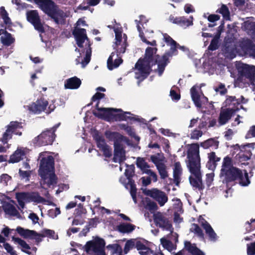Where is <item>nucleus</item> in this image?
I'll list each match as a JSON object with an SVG mask.
<instances>
[{"label": "nucleus", "instance_id": "f03ea898", "mask_svg": "<svg viewBox=\"0 0 255 255\" xmlns=\"http://www.w3.org/2000/svg\"><path fill=\"white\" fill-rule=\"evenodd\" d=\"M100 101H97L95 106L96 109L98 112L93 111V114L99 119L104 120L106 121H110L111 120L115 119L116 121H138L137 118L127 116V115H131L130 112H124L121 109H114L112 108H100L99 105Z\"/></svg>", "mask_w": 255, "mask_h": 255}, {"label": "nucleus", "instance_id": "72a5a7b5", "mask_svg": "<svg viewBox=\"0 0 255 255\" xmlns=\"http://www.w3.org/2000/svg\"><path fill=\"white\" fill-rule=\"evenodd\" d=\"M115 162H118L119 163L120 166V169L121 171L122 170V168L124 167H126L127 168L125 170V174L127 177H130L132 176L133 171H134V165H128L127 164L125 163L124 160H113Z\"/></svg>", "mask_w": 255, "mask_h": 255}, {"label": "nucleus", "instance_id": "0eeeda50", "mask_svg": "<svg viewBox=\"0 0 255 255\" xmlns=\"http://www.w3.org/2000/svg\"><path fill=\"white\" fill-rule=\"evenodd\" d=\"M60 125V123H59L55 125L51 128H46L33 139V143L39 146L52 145L56 137L55 131Z\"/></svg>", "mask_w": 255, "mask_h": 255}, {"label": "nucleus", "instance_id": "5701e85b", "mask_svg": "<svg viewBox=\"0 0 255 255\" xmlns=\"http://www.w3.org/2000/svg\"><path fill=\"white\" fill-rule=\"evenodd\" d=\"M37 193H18L16 194V198L19 206L23 209L25 203L35 202Z\"/></svg>", "mask_w": 255, "mask_h": 255}, {"label": "nucleus", "instance_id": "9b49d317", "mask_svg": "<svg viewBox=\"0 0 255 255\" xmlns=\"http://www.w3.org/2000/svg\"><path fill=\"white\" fill-rule=\"evenodd\" d=\"M105 246V241L101 238L96 237L88 242L85 245L84 249L86 252L89 255H106L104 252Z\"/></svg>", "mask_w": 255, "mask_h": 255}, {"label": "nucleus", "instance_id": "4d7b16f0", "mask_svg": "<svg viewBox=\"0 0 255 255\" xmlns=\"http://www.w3.org/2000/svg\"><path fill=\"white\" fill-rule=\"evenodd\" d=\"M61 212L59 208H55L48 210V215L51 218H55L60 214Z\"/></svg>", "mask_w": 255, "mask_h": 255}, {"label": "nucleus", "instance_id": "58836bf2", "mask_svg": "<svg viewBox=\"0 0 255 255\" xmlns=\"http://www.w3.org/2000/svg\"><path fill=\"white\" fill-rule=\"evenodd\" d=\"M59 158L58 153L49 151H43L40 153L37 159H58Z\"/></svg>", "mask_w": 255, "mask_h": 255}, {"label": "nucleus", "instance_id": "052dcab7", "mask_svg": "<svg viewBox=\"0 0 255 255\" xmlns=\"http://www.w3.org/2000/svg\"><path fill=\"white\" fill-rule=\"evenodd\" d=\"M126 36V38L125 39L124 43L122 45L121 47L119 49H117L116 47H114V49H116L117 54L118 56L121 53H125L126 51V47L128 46V43L127 41V35L125 34H124V36Z\"/></svg>", "mask_w": 255, "mask_h": 255}, {"label": "nucleus", "instance_id": "3c124183", "mask_svg": "<svg viewBox=\"0 0 255 255\" xmlns=\"http://www.w3.org/2000/svg\"><path fill=\"white\" fill-rule=\"evenodd\" d=\"M215 90L217 92H219L221 95H225L228 92L227 89L225 87L224 84L220 83L218 87L215 88Z\"/></svg>", "mask_w": 255, "mask_h": 255}, {"label": "nucleus", "instance_id": "69168bd1", "mask_svg": "<svg viewBox=\"0 0 255 255\" xmlns=\"http://www.w3.org/2000/svg\"><path fill=\"white\" fill-rule=\"evenodd\" d=\"M146 208L150 211H155L158 208L156 203L153 201H149L146 205Z\"/></svg>", "mask_w": 255, "mask_h": 255}, {"label": "nucleus", "instance_id": "864d4df0", "mask_svg": "<svg viewBox=\"0 0 255 255\" xmlns=\"http://www.w3.org/2000/svg\"><path fill=\"white\" fill-rule=\"evenodd\" d=\"M6 251V252L10 255H17L16 251L13 249V247L8 243H5L2 246Z\"/></svg>", "mask_w": 255, "mask_h": 255}, {"label": "nucleus", "instance_id": "bb28decb", "mask_svg": "<svg viewBox=\"0 0 255 255\" xmlns=\"http://www.w3.org/2000/svg\"><path fill=\"white\" fill-rule=\"evenodd\" d=\"M163 40L167 45L170 46L169 50L167 51L177 55L178 52L177 50V45H178V43L167 33L163 34Z\"/></svg>", "mask_w": 255, "mask_h": 255}, {"label": "nucleus", "instance_id": "8fccbe9b", "mask_svg": "<svg viewBox=\"0 0 255 255\" xmlns=\"http://www.w3.org/2000/svg\"><path fill=\"white\" fill-rule=\"evenodd\" d=\"M135 244V240L134 239H130L128 240L125 246L124 252L126 254L132 249Z\"/></svg>", "mask_w": 255, "mask_h": 255}, {"label": "nucleus", "instance_id": "f704fd0d", "mask_svg": "<svg viewBox=\"0 0 255 255\" xmlns=\"http://www.w3.org/2000/svg\"><path fill=\"white\" fill-rule=\"evenodd\" d=\"M155 164L159 173L162 178H165L167 177V172L166 169L165 164L162 162V160H152Z\"/></svg>", "mask_w": 255, "mask_h": 255}, {"label": "nucleus", "instance_id": "6e6552de", "mask_svg": "<svg viewBox=\"0 0 255 255\" xmlns=\"http://www.w3.org/2000/svg\"><path fill=\"white\" fill-rule=\"evenodd\" d=\"M200 160H188L187 167L191 173L189 177L190 184L194 187L200 188L202 185L200 171Z\"/></svg>", "mask_w": 255, "mask_h": 255}, {"label": "nucleus", "instance_id": "dca6fc26", "mask_svg": "<svg viewBox=\"0 0 255 255\" xmlns=\"http://www.w3.org/2000/svg\"><path fill=\"white\" fill-rule=\"evenodd\" d=\"M26 18L27 21L33 25L36 30L40 33L44 32V28L36 10H31L27 11L26 13Z\"/></svg>", "mask_w": 255, "mask_h": 255}, {"label": "nucleus", "instance_id": "412c9836", "mask_svg": "<svg viewBox=\"0 0 255 255\" xmlns=\"http://www.w3.org/2000/svg\"><path fill=\"white\" fill-rule=\"evenodd\" d=\"M237 109L233 110V109L223 108L222 107L218 118V122L220 125L222 126L227 124L237 112Z\"/></svg>", "mask_w": 255, "mask_h": 255}, {"label": "nucleus", "instance_id": "4c0bfd02", "mask_svg": "<svg viewBox=\"0 0 255 255\" xmlns=\"http://www.w3.org/2000/svg\"><path fill=\"white\" fill-rule=\"evenodd\" d=\"M4 36L0 37L1 42L4 45L9 46L14 42L15 39L7 31H4Z\"/></svg>", "mask_w": 255, "mask_h": 255}, {"label": "nucleus", "instance_id": "1a4fd4ad", "mask_svg": "<svg viewBox=\"0 0 255 255\" xmlns=\"http://www.w3.org/2000/svg\"><path fill=\"white\" fill-rule=\"evenodd\" d=\"M105 135L107 138L114 140V157L112 159H126V151L123 145L119 141L123 136L117 132L106 131Z\"/></svg>", "mask_w": 255, "mask_h": 255}, {"label": "nucleus", "instance_id": "e2e57ef3", "mask_svg": "<svg viewBox=\"0 0 255 255\" xmlns=\"http://www.w3.org/2000/svg\"><path fill=\"white\" fill-rule=\"evenodd\" d=\"M247 254L248 255H255V242L247 245Z\"/></svg>", "mask_w": 255, "mask_h": 255}, {"label": "nucleus", "instance_id": "49530a36", "mask_svg": "<svg viewBox=\"0 0 255 255\" xmlns=\"http://www.w3.org/2000/svg\"><path fill=\"white\" fill-rule=\"evenodd\" d=\"M160 242L164 248L166 249L169 252H171L176 249L175 245H174L171 242L167 240L164 238L161 239Z\"/></svg>", "mask_w": 255, "mask_h": 255}, {"label": "nucleus", "instance_id": "4be33fe9", "mask_svg": "<svg viewBox=\"0 0 255 255\" xmlns=\"http://www.w3.org/2000/svg\"><path fill=\"white\" fill-rule=\"evenodd\" d=\"M242 100L240 99H237L235 96H226V99L223 103L224 108L233 109V110H237V112L239 111L241 109L243 108V106L241 105Z\"/></svg>", "mask_w": 255, "mask_h": 255}, {"label": "nucleus", "instance_id": "a878e982", "mask_svg": "<svg viewBox=\"0 0 255 255\" xmlns=\"http://www.w3.org/2000/svg\"><path fill=\"white\" fill-rule=\"evenodd\" d=\"M199 222L205 230V232L209 236L210 239L211 241H216L217 239L216 234L215 233L210 224L201 216L199 218Z\"/></svg>", "mask_w": 255, "mask_h": 255}, {"label": "nucleus", "instance_id": "f257e3e1", "mask_svg": "<svg viewBox=\"0 0 255 255\" xmlns=\"http://www.w3.org/2000/svg\"><path fill=\"white\" fill-rule=\"evenodd\" d=\"M157 48L147 47L143 58H139L135 64V69L138 71L135 73V78L138 80V85L150 75L152 71V67L157 65V68L154 71L159 76L163 74L166 66L170 62L169 58L176 54L165 51L162 55L156 54Z\"/></svg>", "mask_w": 255, "mask_h": 255}, {"label": "nucleus", "instance_id": "393cba45", "mask_svg": "<svg viewBox=\"0 0 255 255\" xmlns=\"http://www.w3.org/2000/svg\"><path fill=\"white\" fill-rule=\"evenodd\" d=\"M120 181L123 184H124L125 187L127 189L130 188V195L134 202V203H136V189L135 186V185L132 182L129 177H122L120 179Z\"/></svg>", "mask_w": 255, "mask_h": 255}, {"label": "nucleus", "instance_id": "4468645a", "mask_svg": "<svg viewBox=\"0 0 255 255\" xmlns=\"http://www.w3.org/2000/svg\"><path fill=\"white\" fill-rule=\"evenodd\" d=\"M239 50L244 56L255 58V44L248 38H243L238 42Z\"/></svg>", "mask_w": 255, "mask_h": 255}, {"label": "nucleus", "instance_id": "423d86ee", "mask_svg": "<svg viewBox=\"0 0 255 255\" xmlns=\"http://www.w3.org/2000/svg\"><path fill=\"white\" fill-rule=\"evenodd\" d=\"M73 34L74 36L76 44L80 48L83 47V43L86 41V55L82 60L81 64L83 67H85L90 61L92 54V48L91 47L92 43L90 39L87 37L86 30L84 28H75L73 31Z\"/></svg>", "mask_w": 255, "mask_h": 255}, {"label": "nucleus", "instance_id": "cd10ccee", "mask_svg": "<svg viewBox=\"0 0 255 255\" xmlns=\"http://www.w3.org/2000/svg\"><path fill=\"white\" fill-rule=\"evenodd\" d=\"M188 159H200L199 155V146L198 143L191 144L187 151Z\"/></svg>", "mask_w": 255, "mask_h": 255}, {"label": "nucleus", "instance_id": "13d9d810", "mask_svg": "<svg viewBox=\"0 0 255 255\" xmlns=\"http://www.w3.org/2000/svg\"><path fill=\"white\" fill-rule=\"evenodd\" d=\"M219 47V41L213 38L208 49L210 51H213L218 49Z\"/></svg>", "mask_w": 255, "mask_h": 255}, {"label": "nucleus", "instance_id": "20e7f679", "mask_svg": "<svg viewBox=\"0 0 255 255\" xmlns=\"http://www.w3.org/2000/svg\"><path fill=\"white\" fill-rule=\"evenodd\" d=\"M38 174L43 188H53L57 184L58 179L55 174L54 160H41Z\"/></svg>", "mask_w": 255, "mask_h": 255}, {"label": "nucleus", "instance_id": "de8ad7c7", "mask_svg": "<svg viewBox=\"0 0 255 255\" xmlns=\"http://www.w3.org/2000/svg\"><path fill=\"white\" fill-rule=\"evenodd\" d=\"M5 212L10 215L16 216L18 214V212L16 208L11 204H7L4 206Z\"/></svg>", "mask_w": 255, "mask_h": 255}, {"label": "nucleus", "instance_id": "680f3d73", "mask_svg": "<svg viewBox=\"0 0 255 255\" xmlns=\"http://www.w3.org/2000/svg\"><path fill=\"white\" fill-rule=\"evenodd\" d=\"M203 134V132L201 130L195 129L191 134L192 139H198Z\"/></svg>", "mask_w": 255, "mask_h": 255}, {"label": "nucleus", "instance_id": "a19ab883", "mask_svg": "<svg viewBox=\"0 0 255 255\" xmlns=\"http://www.w3.org/2000/svg\"><path fill=\"white\" fill-rule=\"evenodd\" d=\"M119 231L123 233H128L132 232L135 229V226L131 224L123 223L118 227Z\"/></svg>", "mask_w": 255, "mask_h": 255}, {"label": "nucleus", "instance_id": "2f4dec72", "mask_svg": "<svg viewBox=\"0 0 255 255\" xmlns=\"http://www.w3.org/2000/svg\"><path fill=\"white\" fill-rule=\"evenodd\" d=\"M198 87L193 86L190 89L191 96L195 105L197 108H201L202 104L200 100V96L197 91Z\"/></svg>", "mask_w": 255, "mask_h": 255}, {"label": "nucleus", "instance_id": "b1692460", "mask_svg": "<svg viewBox=\"0 0 255 255\" xmlns=\"http://www.w3.org/2000/svg\"><path fill=\"white\" fill-rule=\"evenodd\" d=\"M31 150L26 147H18L10 156L9 159H29Z\"/></svg>", "mask_w": 255, "mask_h": 255}, {"label": "nucleus", "instance_id": "0e129e2a", "mask_svg": "<svg viewBox=\"0 0 255 255\" xmlns=\"http://www.w3.org/2000/svg\"><path fill=\"white\" fill-rule=\"evenodd\" d=\"M170 96H171L172 100L175 101L179 100L181 97L180 93H177L176 91L173 89V88L170 90Z\"/></svg>", "mask_w": 255, "mask_h": 255}, {"label": "nucleus", "instance_id": "37998d69", "mask_svg": "<svg viewBox=\"0 0 255 255\" xmlns=\"http://www.w3.org/2000/svg\"><path fill=\"white\" fill-rule=\"evenodd\" d=\"M121 128L124 129L127 133L131 137L135 138L137 140H139L140 138L136 135L134 129L130 126H128L126 124L121 125Z\"/></svg>", "mask_w": 255, "mask_h": 255}, {"label": "nucleus", "instance_id": "7ed1b4c3", "mask_svg": "<svg viewBox=\"0 0 255 255\" xmlns=\"http://www.w3.org/2000/svg\"><path fill=\"white\" fill-rule=\"evenodd\" d=\"M42 11L57 24H63L66 13L52 0H33Z\"/></svg>", "mask_w": 255, "mask_h": 255}, {"label": "nucleus", "instance_id": "c756f323", "mask_svg": "<svg viewBox=\"0 0 255 255\" xmlns=\"http://www.w3.org/2000/svg\"><path fill=\"white\" fill-rule=\"evenodd\" d=\"M81 85V81L76 76L69 78L65 82V89H77Z\"/></svg>", "mask_w": 255, "mask_h": 255}, {"label": "nucleus", "instance_id": "473e14b6", "mask_svg": "<svg viewBox=\"0 0 255 255\" xmlns=\"http://www.w3.org/2000/svg\"><path fill=\"white\" fill-rule=\"evenodd\" d=\"M182 174V168L179 162H176L173 168L174 181L176 185H178L181 180V175Z\"/></svg>", "mask_w": 255, "mask_h": 255}, {"label": "nucleus", "instance_id": "79ce46f5", "mask_svg": "<svg viewBox=\"0 0 255 255\" xmlns=\"http://www.w3.org/2000/svg\"><path fill=\"white\" fill-rule=\"evenodd\" d=\"M107 248L111 251V255H122V249L118 244L109 245Z\"/></svg>", "mask_w": 255, "mask_h": 255}, {"label": "nucleus", "instance_id": "6e6d98bb", "mask_svg": "<svg viewBox=\"0 0 255 255\" xmlns=\"http://www.w3.org/2000/svg\"><path fill=\"white\" fill-rule=\"evenodd\" d=\"M115 39L116 40V41L115 42V44L116 47H118L119 45H120L121 43L122 40V32L118 29H115Z\"/></svg>", "mask_w": 255, "mask_h": 255}, {"label": "nucleus", "instance_id": "2eb2a0df", "mask_svg": "<svg viewBox=\"0 0 255 255\" xmlns=\"http://www.w3.org/2000/svg\"><path fill=\"white\" fill-rule=\"evenodd\" d=\"M143 193L157 201L160 206H163L168 201V197L163 191L157 188L151 189H145L143 190Z\"/></svg>", "mask_w": 255, "mask_h": 255}, {"label": "nucleus", "instance_id": "603ef678", "mask_svg": "<svg viewBox=\"0 0 255 255\" xmlns=\"http://www.w3.org/2000/svg\"><path fill=\"white\" fill-rule=\"evenodd\" d=\"M103 151L104 155L106 157L110 158L112 155V148L108 145L103 147L100 149Z\"/></svg>", "mask_w": 255, "mask_h": 255}, {"label": "nucleus", "instance_id": "bf43d9fd", "mask_svg": "<svg viewBox=\"0 0 255 255\" xmlns=\"http://www.w3.org/2000/svg\"><path fill=\"white\" fill-rule=\"evenodd\" d=\"M190 231L192 232H194L195 234H196L197 236L199 237H203V233L201 229L196 224H193L192 225L191 227L190 228Z\"/></svg>", "mask_w": 255, "mask_h": 255}, {"label": "nucleus", "instance_id": "c85d7f7f", "mask_svg": "<svg viewBox=\"0 0 255 255\" xmlns=\"http://www.w3.org/2000/svg\"><path fill=\"white\" fill-rule=\"evenodd\" d=\"M242 28L247 34L255 39V22L247 20L242 24Z\"/></svg>", "mask_w": 255, "mask_h": 255}, {"label": "nucleus", "instance_id": "9d476101", "mask_svg": "<svg viewBox=\"0 0 255 255\" xmlns=\"http://www.w3.org/2000/svg\"><path fill=\"white\" fill-rule=\"evenodd\" d=\"M255 143H251L240 146L238 144L231 146L233 157L235 155V159H250L252 155L251 149H254Z\"/></svg>", "mask_w": 255, "mask_h": 255}, {"label": "nucleus", "instance_id": "c9c22d12", "mask_svg": "<svg viewBox=\"0 0 255 255\" xmlns=\"http://www.w3.org/2000/svg\"><path fill=\"white\" fill-rule=\"evenodd\" d=\"M185 248L192 255H205L195 245H192L190 242H185Z\"/></svg>", "mask_w": 255, "mask_h": 255}, {"label": "nucleus", "instance_id": "338daca9", "mask_svg": "<svg viewBox=\"0 0 255 255\" xmlns=\"http://www.w3.org/2000/svg\"><path fill=\"white\" fill-rule=\"evenodd\" d=\"M105 97V94L99 92H97L91 98L92 102L99 101L100 100L104 98Z\"/></svg>", "mask_w": 255, "mask_h": 255}, {"label": "nucleus", "instance_id": "f3484780", "mask_svg": "<svg viewBox=\"0 0 255 255\" xmlns=\"http://www.w3.org/2000/svg\"><path fill=\"white\" fill-rule=\"evenodd\" d=\"M240 76L238 79H247L251 84L254 85L255 81V66L245 64L238 69Z\"/></svg>", "mask_w": 255, "mask_h": 255}, {"label": "nucleus", "instance_id": "c03bdc74", "mask_svg": "<svg viewBox=\"0 0 255 255\" xmlns=\"http://www.w3.org/2000/svg\"><path fill=\"white\" fill-rule=\"evenodd\" d=\"M216 12L221 14L226 19H230V13L228 7L225 4H222L221 7L216 10Z\"/></svg>", "mask_w": 255, "mask_h": 255}, {"label": "nucleus", "instance_id": "39448f33", "mask_svg": "<svg viewBox=\"0 0 255 255\" xmlns=\"http://www.w3.org/2000/svg\"><path fill=\"white\" fill-rule=\"evenodd\" d=\"M232 160H224L221 169V176L224 177L227 182L240 180V184L242 186H247L250 183L248 172L244 170L243 174L241 170L233 166Z\"/></svg>", "mask_w": 255, "mask_h": 255}, {"label": "nucleus", "instance_id": "774afa93", "mask_svg": "<svg viewBox=\"0 0 255 255\" xmlns=\"http://www.w3.org/2000/svg\"><path fill=\"white\" fill-rule=\"evenodd\" d=\"M255 137V126H252L246 135V138Z\"/></svg>", "mask_w": 255, "mask_h": 255}, {"label": "nucleus", "instance_id": "f8f14e48", "mask_svg": "<svg viewBox=\"0 0 255 255\" xmlns=\"http://www.w3.org/2000/svg\"><path fill=\"white\" fill-rule=\"evenodd\" d=\"M16 230L21 236H23L24 238L35 239L37 242L41 241V238L45 236H49L53 239H58V236L55 234L54 231L50 230H44L43 231V235L38 234L34 231L24 229L21 227L17 228Z\"/></svg>", "mask_w": 255, "mask_h": 255}, {"label": "nucleus", "instance_id": "09e8293b", "mask_svg": "<svg viewBox=\"0 0 255 255\" xmlns=\"http://www.w3.org/2000/svg\"><path fill=\"white\" fill-rule=\"evenodd\" d=\"M35 202L41 203L45 205H52L54 206H55V205L53 203L51 199H45L40 196L38 194H36Z\"/></svg>", "mask_w": 255, "mask_h": 255}, {"label": "nucleus", "instance_id": "a18cd8bd", "mask_svg": "<svg viewBox=\"0 0 255 255\" xmlns=\"http://www.w3.org/2000/svg\"><path fill=\"white\" fill-rule=\"evenodd\" d=\"M14 241L22 247L23 252L29 255L31 254V252L29 251L31 249L30 247L24 241L19 238H15Z\"/></svg>", "mask_w": 255, "mask_h": 255}, {"label": "nucleus", "instance_id": "ddd939ff", "mask_svg": "<svg viewBox=\"0 0 255 255\" xmlns=\"http://www.w3.org/2000/svg\"><path fill=\"white\" fill-rule=\"evenodd\" d=\"M153 220L155 224L163 230H166L172 234L173 236L177 240V234L173 233V228L171 222L166 215L160 212H157L153 215Z\"/></svg>", "mask_w": 255, "mask_h": 255}, {"label": "nucleus", "instance_id": "a211bd4d", "mask_svg": "<svg viewBox=\"0 0 255 255\" xmlns=\"http://www.w3.org/2000/svg\"><path fill=\"white\" fill-rule=\"evenodd\" d=\"M236 48L233 38L225 37L222 50L224 56L229 59H233L236 56Z\"/></svg>", "mask_w": 255, "mask_h": 255}, {"label": "nucleus", "instance_id": "aec40b11", "mask_svg": "<svg viewBox=\"0 0 255 255\" xmlns=\"http://www.w3.org/2000/svg\"><path fill=\"white\" fill-rule=\"evenodd\" d=\"M21 124L17 121L10 122L9 124L6 126V129L3 133L1 138L2 142L5 144L7 143L8 140L12 138V134L18 128H21Z\"/></svg>", "mask_w": 255, "mask_h": 255}, {"label": "nucleus", "instance_id": "6ab92c4d", "mask_svg": "<svg viewBox=\"0 0 255 255\" xmlns=\"http://www.w3.org/2000/svg\"><path fill=\"white\" fill-rule=\"evenodd\" d=\"M48 102L43 97L38 99L28 106V110L34 114H40L46 112Z\"/></svg>", "mask_w": 255, "mask_h": 255}, {"label": "nucleus", "instance_id": "5fc2aeb1", "mask_svg": "<svg viewBox=\"0 0 255 255\" xmlns=\"http://www.w3.org/2000/svg\"><path fill=\"white\" fill-rule=\"evenodd\" d=\"M136 165L143 172H146L148 169V166L145 160H136Z\"/></svg>", "mask_w": 255, "mask_h": 255}, {"label": "nucleus", "instance_id": "ea45409f", "mask_svg": "<svg viewBox=\"0 0 255 255\" xmlns=\"http://www.w3.org/2000/svg\"><path fill=\"white\" fill-rule=\"evenodd\" d=\"M201 147L204 148L213 147L215 149L218 147L219 141L214 138H209L200 143Z\"/></svg>", "mask_w": 255, "mask_h": 255}, {"label": "nucleus", "instance_id": "7c9ffc66", "mask_svg": "<svg viewBox=\"0 0 255 255\" xmlns=\"http://www.w3.org/2000/svg\"><path fill=\"white\" fill-rule=\"evenodd\" d=\"M169 20L173 23L178 24L181 26L186 27L191 24L189 20L184 16L174 17L171 15L169 16Z\"/></svg>", "mask_w": 255, "mask_h": 255}, {"label": "nucleus", "instance_id": "e433bc0d", "mask_svg": "<svg viewBox=\"0 0 255 255\" xmlns=\"http://www.w3.org/2000/svg\"><path fill=\"white\" fill-rule=\"evenodd\" d=\"M93 138L96 141L97 147L100 149V150L103 148V147L108 145L106 143L104 136L102 134H100L98 131L95 132L94 134Z\"/></svg>", "mask_w": 255, "mask_h": 255}]
</instances>
